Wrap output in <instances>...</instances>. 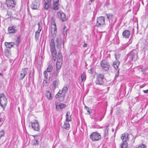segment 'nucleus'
<instances>
[{"instance_id": "25", "label": "nucleus", "mask_w": 148, "mask_h": 148, "mask_svg": "<svg viewBox=\"0 0 148 148\" xmlns=\"http://www.w3.org/2000/svg\"><path fill=\"white\" fill-rule=\"evenodd\" d=\"M45 95L47 98L49 100H51L52 99L51 93L49 91H46L45 92Z\"/></svg>"}, {"instance_id": "28", "label": "nucleus", "mask_w": 148, "mask_h": 148, "mask_svg": "<svg viewBox=\"0 0 148 148\" xmlns=\"http://www.w3.org/2000/svg\"><path fill=\"white\" fill-rule=\"evenodd\" d=\"M29 76V79H31L32 81H34V70L30 71Z\"/></svg>"}, {"instance_id": "20", "label": "nucleus", "mask_w": 148, "mask_h": 148, "mask_svg": "<svg viewBox=\"0 0 148 148\" xmlns=\"http://www.w3.org/2000/svg\"><path fill=\"white\" fill-rule=\"evenodd\" d=\"M130 35V32L128 30H125L123 32L122 36L123 38H129Z\"/></svg>"}, {"instance_id": "27", "label": "nucleus", "mask_w": 148, "mask_h": 148, "mask_svg": "<svg viewBox=\"0 0 148 148\" xmlns=\"http://www.w3.org/2000/svg\"><path fill=\"white\" fill-rule=\"evenodd\" d=\"M66 106L65 104L60 103L58 105H56V108L58 110L59 109H62L65 108Z\"/></svg>"}, {"instance_id": "63", "label": "nucleus", "mask_w": 148, "mask_h": 148, "mask_svg": "<svg viewBox=\"0 0 148 148\" xmlns=\"http://www.w3.org/2000/svg\"><path fill=\"white\" fill-rule=\"evenodd\" d=\"M85 108H88V107L86 106H85Z\"/></svg>"}, {"instance_id": "13", "label": "nucleus", "mask_w": 148, "mask_h": 148, "mask_svg": "<svg viewBox=\"0 0 148 148\" xmlns=\"http://www.w3.org/2000/svg\"><path fill=\"white\" fill-rule=\"evenodd\" d=\"M57 16L58 18H60L63 22H64L66 20V15L63 12H58L57 13Z\"/></svg>"}, {"instance_id": "19", "label": "nucleus", "mask_w": 148, "mask_h": 148, "mask_svg": "<svg viewBox=\"0 0 148 148\" xmlns=\"http://www.w3.org/2000/svg\"><path fill=\"white\" fill-rule=\"evenodd\" d=\"M53 2V3L52 5V9L55 10H58L59 8V0H54Z\"/></svg>"}, {"instance_id": "4", "label": "nucleus", "mask_w": 148, "mask_h": 148, "mask_svg": "<svg viewBox=\"0 0 148 148\" xmlns=\"http://www.w3.org/2000/svg\"><path fill=\"white\" fill-rule=\"evenodd\" d=\"M7 103V100L3 93L0 94V105L1 107L4 109Z\"/></svg>"}, {"instance_id": "41", "label": "nucleus", "mask_w": 148, "mask_h": 148, "mask_svg": "<svg viewBox=\"0 0 148 148\" xmlns=\"http://www.w3.org/2000/svg\"><path fill=\"white\" fill-rule=\"evenodd\" d=\"M40 34L35 33V38L36 40H38V39Z\"/></svg>"}, {"instance_id": "61", "label": "nucleus", "mask_w": 148, "mask_h": 148, "mask_svg": "<svg viewBox=\"0 0 148 148\" xmlns=\"http://www.w3.org/2000/svg\"><path fill=\"white\" fill-rule=\"evenodd\" d=\"M132 32H134V28L133 29Z\"/></svg>"}, {"instance_id": "17", "label": "nucleus", "mask_w": 148, "mask_h": 148, "mask_svg": "<svg viewBox=\"0 0 148 148\" xmlns=\"http://www.w3.org/2000/svg\"><path fill=\"white\" fill-rule=\"evenodd\" d=\"M8 32L10 34H15L18 30L17 27L15 26H12L8 28Z\"/></svg>"}, {"instance_id": "6", "label": "nucleus", "mask_w": 148, "mask_h": 148, "mask_svg": "<svg viewBox=\"0 0 148 148\" xmlns=\"http://www.w3.org/2000/svg\"><path fill=\"white\" fill-rule=\"evenodd\" d=\"M89 137L92 141H97L101 139V136L97 132H94L90 135Z\"/></svg>"}, {"instance_id": "60", "label": "nucleus", "mask_w": 148, "mask_h": 148, "mask_svg": "<svg viewBox=\"0 0 148 148\" xmlns=\"http://www.w3.org/2000/svg\"><path fill=\"white\" fill-rule=\"evenodd\" d=\"M119 76V74H117V75H116L115 76L116 77H118Z\"/></svg>"}, {"instance_id": "7", "label": "nucleus", "mask_w": 148, "mask_h": 148, "mask_svg": "<svg viewBox=\"0 0 148 148\" xmlns=\"http://www.w3.org/2000/svg\"><path fill=\"white\" fill-rule=\"evenodd\" d=\"M105 77L104 75L102 73H99L97 75L95 81L96 84H97L102 85L103 84V79Z\"/></svg>"}, {"instance_id": "16", "label": "nucleus", "mask_w": 148, "mask_h": 148, "mask_svg": "<svg viewBox=\"0 0 148 148\" xmlns=\"http://www.w3.org/2000/svg\"><path fill=\"white\" fill-rule=\"evenodd\" d=\"M40 3L39 0H35L31 5V8L33 10L38 9L39 7Z\"/></svg>"}, {"instance_id": "62", "label": "nucleus", "mask_w": 148, "mask_h": 148, "mask_svg": "<svg viewBox=\"0 0 148 148\" xmlns=\"http://www.w3.org/2000/svg\"><path fill=\"white\" fill-rule=\"evenodd\" d=\"M6 0V1H8L9 0Z\"/></svg>"}, {"instance_id": "14", "label": "nucleus", "mask_w": 148, "mask_h": 148, "mask_svg": "<svg viewBox=\"0 0 148 148\" xmlns=\"http://www.w3.org/2000/svg\"><path fill=\"white\" fill-rule=\"evenodd\" d=\"M5 4L9 9H11L14 7L16 4L14 0H9L5 2Z\"/></svg>"}, {"instance_id": "36", "label": "nucleus", "mask_w": 148, "mask_h": 148, "mask_svg": "<svg viewBox=\"0 0 148 148\" xmlns=\"http://www.w3.org/2000/svg\"><path fill=\"white\" fill-rule=\"evenodd\" d=\"M138 97H136L134 99H132V102L134 103H135L139 101V99L138 98Z\"/></svg>"}, {"instance_id": "34", "label": "nucleus", "mask_w": 148, "mask_h": 148, "mask_svg": "<svg viewBox=\"0 0 148 148\" xmlns=\"http://www.w3.org/2000/svg\"><path fill=\"white\" fill-rule=\"evenodd\" d=\"M60 69H56V70L53 71V76L56 77L58 76V73L60 71Z\"/></svg>"}, {"instance_id": "29", "label": "nucleus", "mask_w": 148, "mask_h": 148, "mask_svg": "<svg viewBox=\"0 0 148 148\" xmlns=\"http://www.w3.org/2000/svg\"><path fill=\"white\" fill-rule=\"evenodd\" d=\"M70 114V112L67 111L66 114V120L65 121L67 122H69V121H71V116H70L69 115V114Z\"/></svg>"}, {"instance_id": "53", "label": "nucleus", "mask_w": 148, "mask_h": 148, "mask_svg": "<svg viewBox=\"0 0 148 148\" xmlns=\"http://www.w3.org/2000/svg\"><path fill=\"white\" fill-rule=\"evenodd\" d=\"M87 44L86 43H84V45H83V47H85L87 46Z\"/></svg>"}, {"instance_id": "15", "label": "nucleus", "mask_w": 148, "mask_h": 148, "mask_svg": "<svg viewBox=\"0 0 148 148\" xmlns=\"http://www.w3.org/2000/svg\"><path fill=\"white\" fill-rule=\"evenodd\" d=\"M137 54H135L133 51L130 52L128 55V57L130 60L135 61L137 59Z\"/></svg>"}, {"instance_id": "35", "label": "nucleus", "mask_w": 148, "mask_h": 148, "mask_svg": "<svg viewBox=\"0 0 148 148\" xmlns=\"http://www.w3.org/2000/svg\"><path fill=\"white\" fill-rule=\"evenodd\" d=\"M12 15V14L11 12L8 11L7 12V14L5 15L6 18L8 19L11 18Z\"/></svg>"}, {"instance_id": "1", "label": "nucleus", "mask_w": 148, "mask_h": 148, "mask_svg": "<svg viewBox=\"0 0 148 148\" xmlns=\"http://www.w3.org/2000/svg\"><path fill=\"white\" fill-rule=\"evenodd\" d=\"M54 49L53 48H51V51L52 52V59L54 61L56 60L57 62L56 64V68L57 69H60L61 68V66L62 63V54L60 53L58 55V57L57 58L56 57V52H53Z\"/></svg>"}, {"instance_id": "33", "label": "nucleus", "mask_w": 148, "mask_h": 148, "mask_svg": "<svg viewBox=\"0 0 148 148\" xmlns=\"http://www.w3.org/2000/svg\"><path fill=\"white\" fill-rule=\"evenodd\" d=\"M108 126H106V128L104 130V136L106 137L108 135Z\"/></svg>"}, {"instance_id": "64", "label": "nucleus", "mask_w": 148, "mask_h": 148, "mask_svg": "<svg viewBox=\"0 0 148 148\" xmlns=\"http://www.w3.org/2000/svg\"><path fill=\"white\" fill-rule=\"evenodd\" d=\"M112 131H113V129H112Z\"/></svg>"}, {"instance_id": "12", "label": "nucleus", "mask_w": 148, "mask_h": 148, "mask_svg": "<svg viewBox=\"0 0 148 148\" xmlns=\"http://www.w3.org/2000/svg\"><path fill=\"white\" fill-rule=\"evenodd\" d=\"M50 50L51 53V55H52V52H53V51L52 52L51 51V48H53L54 49L53 50H54L53 52H56L55 54H56V57L57 58L58 57V54L60 53L61 54H62L61 52H59L58 54L57 55V52L56 51V49L55 48V43H54V40L53 39H52L51 40V42L50 44Z\"/></svg>"}, {"instance_id": "24", "label": "nucleus", "mask_w": 148, "mask_h": 148, "mask_svg": "<svg viewBox=\"0 0 148 148\" xmlns=\"http://www.w3.org/2000/svg\"><path fill=\"white\" fill-rule=\"evenodd\" d=\"M21 41V37L20 36H17L15 42H13L14 45H15L17 47H18Z\"/></svg>"}, {"instance_id": "5", "label": "nucleus", "mask_w": 148, "mask_h": 148, "mask_svg": "<svg viewBox=\"0 0 148 148\" xmlns=\"http://www.w3.org/2000/svg\"><path fill=\"white\" fill-rule=\"evenodd\" d=\"M107 18L108 19L110 23L112 26H113L116 21L117 18L116 17L113 16L112 14H106Z\"/></svg>"}, {"instance_id": "38", "label": "nucleus", "mask_w": 148, "mask_h": 148, "mask_svg": "<svg viewBox=\"0 0 148 148\" xmlns=\"http://www.w3.org/2000/svg\"><path fill=\"white\" fill-rule=\"evenodd\" d=\"M32 144L33 145H38V141L35 139L32 140Z\"/></svg>"}, {"instance_id": "18", "label": "nucleus", "mask_w": 148, "mask_h": 148, "mask_svg": "<svg viewBox=\"0 0 148 148\" xmlns=\"http://www.w3.org/2000/svg\"><path fill=\"white\" fill-rule=\"evenodd\" d=\"M60 84V81L58 79H56L53 80L52 85V88L53 90H55L57 87H58Z\"/></svg>"}, {"instance_id": "50", "label": "nucleus", "mask_w": 148, "mask_h": 148, "mask_svg": "<svg viewBox=\"0 0 148 148\" xmlns=\"http://www.w3.org/2000/svg\"><path fill=\"white\" fill-rule=\"evenodd\" d=\"M47 81L45 79H44L43 81V84H47Z\"/></svg>"}, {"instance_id": "39", "label": "nucleus", "mask_w": 148, "mask_h": 148, "mask_svg": "<svg viewBox=\"0 0 148 148\" xmlns=\"http://www.w3.org/2000/svg\"><path fill=\"white\" fill-rule=\"evenodd\" d=\"M43 74L44 75V77L46 79H47L48 77V75L47 73V71H45L44 72Z\"/></svg>"}, {"instance_id": "3", "label": "nucleus", "mask_w": 148, "mask_h": 148, "mask_svg": "<svg viewBox=\"0 0 148 148\" xmlns=\"http://www.w3.org/2000/svg\"><path fill=\"white\" fill-rule=\"evenodd\" d=\"M132 137H133L132 134L129 135L128 134H123L122 135L121 138L123 142L120 144V147L121 148H127L128 146V144L127 142L130 136Z\"/></svg>"}, {"instance_id": "46", "label": "nucleus", "mask_w": 148, "mask_h": 148, "mask_svg": "<svg viewBox=\"0 0 148 148\" xmlns=\"http://www.w3.org/2000/svg\"><path fill=\"white\" fill-rule=\"evenodd\" d=\"M88 71V72L89 73L92 74V73H93L92 68H91L90 69V70H89Z\"/></svg>"}, {"instance_id": "26", "label": "nucleus", "mask_w": 148, "mask_h": 148, "mask_svg": "<svg viewBox=\"0 0 148 148\" xmlns=\"http://www.w3.org/2000/svg\"><path fill=\"white\" fill-rule=\"evenodd\" d=\"M5 45L7 48L10 49L11 47L14 46L13 42H5Z\"/></svg>"}, {"instance_id": "55", "label": "nucleus", "mask_w": 148, "mask_h": 148, "mask_svg": "<svg viewBox=\"0 0 148 148\" xmlns=\"http://www.w3.org/2000/svg\"><path fill=\"white\" fill-rule=\"evenodd\" d=\"M0 76H3V75L2 73H0Z\"/></svg>"}, {"instance_id": "40", "label": "nucleus", "mask_w": 148, "mask_h": 148, "mask_svg": "<svg viewBox=\"0 0 148 148\" xmlns=\"http://www.w3.org/2000/svg\"><path fill=\"white\" fill-rule=\"evenodd\" d=\"M67 30V29L66 28V27L65 26L63 28V34L65 35V34H66V32Z\"/></svg>"}, {"instance_id": "54", "label": "nucleus", "mask_w": 148, "mask_h": 148, "mask_svg": "<svg viewBox=\"0 0 148 148\" xmlns=\"http://www.w3.org/2000/svg\"><path fill=\"white\" fill-rule=\"evenodd\" d=\"M38 136L37 135H33V136L34 137V138H35L36 136Z\"/></svg>"}, {"instance_id": "31", "label": "nucleus", "mask_w": 148, "mask_h": 148, "mask_svg": "<svg viewBox=\"0 0 148 148\" xmlns=\"http://www.w3.org/2000/svg\"><path fill=\"white\" fill-rule=\"evenodd\" d=\"M120 63L119 61H115L113 63V66L116 69L118 68V66L119 65Z\"/></svg>"}, {"instance_id": "8", "label": "nucleus", "mask_w": 148, "mask_h": 148, "mask_svg": "<svg viewBox=\"0 0 148 148\" xmlns=\"http://www.w3.org/2000/svg\"><path fill=\"white\" fill-rule=\"evenodd\" d=\"M105 24V18L103 16H100L97 18V19L95 26L98 27L103 25Z\"/></svg>"}, {"instance_id": "21", "label": "nucleus", "mask_w": 148, "mask_h": 148, "mask_svg": "<svg viewBox=\"0 0 148 148\" xmlns=\"http://www.w3.org/2000/svg\"><path fill=\"white\" fill-rule=\"evenodd\" d=\"M44 9L47 10L49 8L51 3V0H45Z\"/></svg>"}, {"instance_id": "59", "label": "nucleus", "mask_w": 148, "mask_h": 148, "mask_svg": "<svg viewBox=\"0 0 148 148\" xmlns=\"http://www.w3.org/2000/svg\"><path fill=\"white\" fill-rule=\"evenodd\" d=\"M87 112L89 113V114H90V112L88 110H87Z\"/></svg>"}, {"instance_id": "32", "label": "nucleus", "mask_w": 148, "mask_h": 148, "mask_svg": "<svg viewBox=\"0 0 148 148\" xmlns=\"http://www.w3.org/2000/svg\"><path fill=\"white\" fill-rule=\"evenodd\" d=\"M81 82H83L85 81L86 79V75L85 72H83L81 76Z\"/></svg>"}, {"instance_id": "23", "label": "nucleus", "mask_w": 148, "mask_h": 148, "mask_svg": "<svg viewBox=\"0 0 148 148\" xmlns=\"http://www.w3.org/2000/svg\"><path fill=\"white\" fill-rule=\"evenodd\" d=\"M4 53L6 57L8 58L10 57L11 56V52L10 50L8 49H5Z\"/></svg>"}, {"instance_id": "44", "label": "nucleus", "mask_w": 148, "mask_h": 148, "mask_svg": "<svg viewBox=\"0 0 148 148\" xmlns=\"http://www.w3.org/2000/svg\"><path fill=\"white\" fill-rule=\"evenodd\" d=\"M23 75H24V74H23V73H22L21 72V73H20V80L23 79V78H24V77L22 78V77L23 76Z\"/></svg>"}, {"instance_id": "42", "label": "nucleus", "mask_w": 148, "mask_h": 148, "mask_svg": "<svg viewBox=\"0 0 148 148\" xmlns=\"http://www.w3.org/2000/svg\"><path fill=\"white\" fill-rule=\"evenodd\" d=\"M138 148H147V147L145 145L142 144L139 145Z\"/></svg>"}, {"instance_id": "10", "label": "nucleus", "mask_w": 148, "mask_h": 148, "mask_svg": "<svg viewBox=\"0 0 148 148\" xmlns=\"http://www.w3.org/2000/svg\"><path fill=\"white\" fill-rule=\"evenodd\" d=\"M32 128L35 130L39 131L40 128L38 121L36 120H34L31 122Z\"/></svg>"}, {"instance_id": "56", "label": "nucleus", "mask_w": 148, "mask_h": 148, "mask_svg": "<svg viewBox=\"0 0 148 148\" xmlns=\"http://www.w3.org/2000/svg\"><path fill=\"white\" fill-rule=\"evenodd\" d=\"M62 43L63 47H64V41L63 40L62 41Z\"/></svg>"}, {"instance_id": "43", "label": "nucleus", "mask_w": 148, "mask_h": 148, "mask_svg": "<svg viewBox=\"0 0 148 148\" xmlns=\"http://www.w3.org/2000/svg\"><path fill=\"white\" fill-rule=\"evenodd\" d=\"M38 29L40 30L41 31L42 29V23H41L40 24V23H38Z\"/></svg>"}, {"instance_id": "58", "label": "nucleus", "mask_w": 148, "mask_h": 148, "mask_svg": "<svg viewBox=\"0 0 148 148\" xmlns=\"http://www.w3.org/2000/svg\"><path fill=\"white\" fill-rule=\"evenodd\" d=\"M2 118H0V122L2 121Z\"/></svg>"}, {"instance_id": "45", "label": "nucleus", "mask_w": 148, "mask_h": 148, "mask_svg": "<svg viewBox=\"0 0 148 148\" xmlns=\"http://www.w3.org/2000/svg\"><path fill=\"white\" fill-rule=\"evenodd\" d=\"M56 43H57V46H58L60 45V43L59 40L58 38H56Z\"/></svg>"}, {"instance_id": "49", "label": "nucleus", "mask_w": 148, "mask_h": 148, "mask_svg": "<svg viewBox=\"0 0 148 148\" xmlns=\"http://www.w3.org/2000/svg\"><path fill=\"white\" fill-rule=\"evenodd\" d=\"M94 0H90L88 1V4L89 5H91V2L93 1Z\"/></svg>"}, {"instance_id": "37", "label": "nucleus", "mask_w": 148, "mask_h": 148, "mask_svg": "<svg viewBox=\"0 0 148 148\" xmlns=\"http://www.w3.org/2000/svg\"><path fill=\"white\" fill-rule=\"evenodd\" d=\"M52 66L51 65H49L46 71H47V72H50L52 71Z\"/></svg>"}, {"instance_id": "11", "label": "nucleus", "mask_w": 148, "mask_h": 148, "mask_svg": "<svg viewBox=\"0 0 148 148\" xmlns=\"http://www.w3.org/2000/svg\"><path fill=\"white\" fill-rule=\"evenodd\" d=\"M100 65L101 68L104 70H108L109 68V65L108 62L105 60H103L101 61Z\"/></svg>"}, {"instance_id": "52", "label": "nucleus", "mask_w": 148, "mask_h": 148, "mask_svg": "<svg viewBox=\"0 0 148 148\" xmlns=\"http://www.w3.org/2000/svg\"><path fill=\"white\" fill-rule=\"evenodd\" d=\"M143 91L145 93H147L148 92V89L146 90H143Z\"/></svg>"}, {"instance_id": "2", "label": "nucleus", "mask_w": 148, "mask_h": 148, "mask_svg": "<svg viewBox=\"0 0 148 148\" xmlns=\"http://www.w3.org/2000/svg\"><path fill=\"white\" fill-rule=\"evenodd\" d=\"M68 88L66 86H64L61 90H60L58 93L56 95L55 97L58 99L60 101H63L65 97V94L67 92Z\"/></svg>"}, {"instance_id": "30", "label": "nucleus", "mask_w": 148, "mask_h": 148, "mask_svg": "<svg viewBox=\"0 0 148 148\" xmlns=\"http://www.w3.org/2000/svg\"><path fill=\"white\" fill-rule=\"evenodd\" d=\"M28 68L23 69L21 71V72L24 74L22 78L24 77L28 73Z\"/></svg>"}, {"instance_id": "47", "label": "nucleus", "mask_w": 148, "mask_h": 148, "mask_svg": "<svg viewBox=\"0 0 148 148\" xmlns=\"http://www.w3.org/2000/svg\"><path fill=\"white\" fill-rule=\"evenodd\" d=\"M115 58L116 59V60H117V59L119 58V55H117V54H115Z\"/></svg>"}, {"instance_id": "22", "label": "nucleus", "mask_w": 148, "mask_h": 148, "mask_svg": "<svg viewBox=\"0 0 148 148\" xmlns=\"http://www.w3.org/2000/svg\"><path fill=\"white\" fill-rule=\"evenodd\" d=\"M63 128L68 130L70 128V125L69 122L65 121L64 123V124L62 126Z\"/></svg>"}, {"instance_id": "9", "label": "nucleus", "mask_w": 148, "mask_h": 148, "mask_svg": "<svg viewBox=\"0 0 148 148\" xmlns=\"http://www.w3.org/2000/svg\"><path fill=\"white\" fill-rule=\"evenodd\" d=\"M51 32L54 35H55L57 32V27L55 19L53 17H52L51 18Z\"/></svg>"}, {"instance_id": "57", "label": "nucleus", "mask_w": 148, "mask_h": 148, "mask_svg": "<svg viewBox=\"0 0 148 148\" xmlns=\"http://www.w3.org/2000/svg\"><path fill=\"white\" fill-rule=\"evenodd\" d=\"M106 4H107V5H109V3L108 1L106 2Z\"/></svg>"}, {"instance_id": "51", "label": "nucleus", "mask_w": 148, "mask_h": 148, "mask_svg": "<svg viewBox=\"0 0 148 148\" xmlns=\"http://www.w3.org/2000/svg\"><path fill=\"white\" fill-rule=\"evenodd\" d=\"M41 31L40 30H39V29H38L35 32V33H37L40 34V32Z\"/></svg>"}, {"instance_id": "48", "label": "nucleus", "mask_w": 148, "mask_h": 148, "mask_svg": "<svg viewBox=\"0 0 148 148\" xmlns=\"http://www.w3.org/2000/svg\"><path fill=\"white\" fill-rule=\"evenodd\" d=\"M104 115H103L102 117H100L98 121H101L103 119V118L104 117Z\"/></svg>"}]
</instances>
